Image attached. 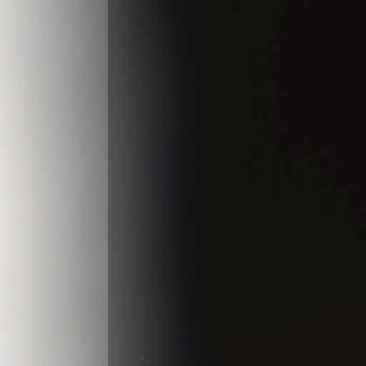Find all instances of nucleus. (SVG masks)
I'll list each match as a JSON object with an SVG mask.
<instances>
[{
	"mask_svg": "<svg viewBox=\"0 0 366 366\" xmlns=\"http://www.w3.org/2000/svg\"><path fill=\"white\" fill-rule=\"evenodd\" d=\"M119 4V0H109V46H119L115 39L121 34Z\"/></svg>",
	"mask_w": 366,
	"mask_h": 366,
	"instance_id": "f257e3e1",
	"label": "nucleus"
}]
</instances>
